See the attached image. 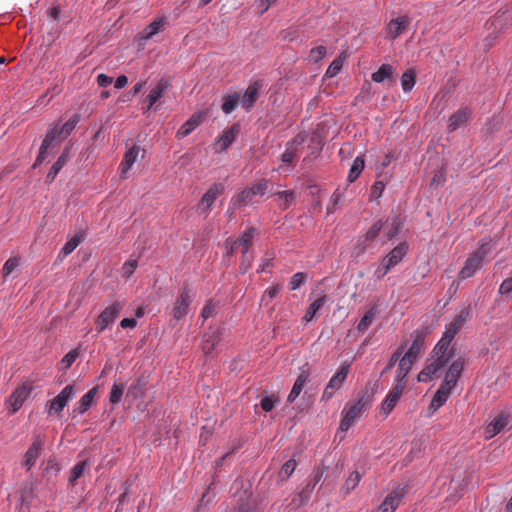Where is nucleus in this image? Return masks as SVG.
<instances>
[{
    "mask_svg": "<svg viewBox=\"0 0 512 512\" xmlns=\"http://www.w3.org/2000/svg\"><path fill=\"white\" fill-rule=\"evenodd\" d=\"M351 364L352 363L348 362V361H345L344 363L341 364L338 371L331 377L327 386L324 389V392H323L324 399H326V400L331 399L334 396L335 392L342 387V385L350 371Z\"/></svg>",
    "mask_w": 512,
    "mask_h": 512,
    "instance_id": "8",
    "label": "nucleus"
},
{
    "mask_svg": "<svg viewBox=\"0 0 512 512\" xmlns=\"http://www.w3.org/2000/svg\"><path fill=\"white\" fill-rule=\"evenodd\" d=\"M253 259L254 255L250 250H248L246 257L242 254L241 269H243V272H246L251 267Z\"/></svg>",
    "mask_w": 512,
    "mask_h": 512,
    "instance_id": "63",
    "label": "nucleus"
},
{
    "mask_svg": "<svg viewBox=\"0 0 512 512\" xmlns=\"http://www.w3.org/2000/svg\"><path fill=\"white\" fill-rule=\"evenodd\" d=\"M278 401V398L274 396H265L261 399L260 405L264 411L270 412L278 403Z\"/></svg>",
    "mask_w": 512,
    "mask_h": 512,
    "instance_id": "55",
    "label": "nucleus"
},
{
    "mask_svg": "<svg viewBox=\"0 0 512 512\" xmlns=\"http://www.w3.org/2000/svg\"><path fill=\"white\" fill-rule=\"evenodd\" d=\"M391 268L392 267L384 259H382L381 265L378 266L375 270V276L378 279H381L390 271Z\"/></svg>",
    "mask_w": 512,
    "mask_h": 512,
    "instance_id": "61",
    "label": "nucleus"
},
{
    "mask_svg": "<svg viewBox=\"0 0 512 512\" xmlns=\"http://www.w3.org/2000/svg\"><path fill=\"white\" fill-rule=\"evenodd\" d=\"M414 363L415 361L407 359V357H405L404 355L400 358L398 369L395 376V380L397 381V383H403L404 387L406 386L407 375L412 369Z\"/></svg>",
    "mask_w": 512,
    "mask_h": 512,
    "instance_id": "31",
    "label": "nucleus"
},
{
    "mask_svg": "<svg viewBox=\"0 0 512 512\" xmlns=\"http://www.w3.org/2000/svg\"><path fill=\"white\" fill-rule=\"evenodd\" d=\"M221 339L220 329H212L204 334L202 341V350L206 355H210Z\"/></svg>",
    "mask_w": 512,
    "mask_h": 512,
    "instance_id": "24",
    "label": "nucleus"
},
{
    "mask_svg": "<svg viewBox=\"0 0 512 512\" xmlns=\"http://www.w3.org/2000/svg\"><path fill=\"white\" fill-rule=\"evenodd\" d=\"M382 222L377 221L375 222L365 233L364 236L360 237L358 239L357 246L360 248V251L363 252L369 245L370 242L374 241L377 236L379 235L381 229H382Z\"/></svg>",
    "mask_w": 512,
    "mask_h": 512,
    "instance_id": "26",
    "label": "nucleus"
},
{
    "mask_svg": "<svg viewBox=\"0 0 512 512\" xmlns=\"http://www.w3.org/2000/svg\"><path fill=\"white\" fill-rule=\"evenodd\" d=\"M406 494L405 487L397 486L384 498L377 512H395Z\"/></svg>",
    "mask_w": 512,
    "mask_h": 512,
    "instance_id": "12",
    "label": "nucleus"
},
{
    "mask_svg": "<svg viewBox=\"0 0 512 512\" xmlns=\"http://www.w3.org/2000/svg\"><path fill=\"white\" fill-rule=\"evenodd\" d=\"M307 136L306 132H301L291 142L287 143L285 152L281 157L284 164L290 165L293 162L299 147L305 142Z\"/></svg>",
    "mask_w": 512,
    "mask_h": 512,
    "instance_id": "18",
    "label": "nucleus"
},
{
    "mask_svg": "<svg viewBox=\"0 0 512 512\" xmlns=\"http://www.w3.org/2000/svg\"><path fill=\"white\" fill-rule=\"evenodd\" d=\"M238 133V125H233L229 129L225 130L223 134L219 137L217 143L215 144V151L222 152L226 150L235 141Z\"/></svg>",
    "mask_w": 512,
    "mask_h": 512,
    "instance_id": "23",
    "label": "nucleus"
},
{
    "mask_svg": "<svg viewBox=\"0 0 512 512\" xmlns=\"http://www.w3.org/2000/svg\"><path fill=\"white\" fill-rule=\"evenodd\" d=\"M192 298L193 297L187 287H184L178 291L171 311V314L175 320H181L188 315Z\"/></svg>",
    "mask_w": 512,
    "mask_h": 512,
    "instance_id": "7",
    "label": "nucleus"
},
{
    "mask_svg": "<svg viewBox=\"0 0 512 512\" xmlns=\"http://www.w3.org/2000/svg\"><path fill=\"white\" fill-rule=\"evenodd\" d=\"M321 476H322L321 473H319V472L316 473L315 480H314V483L312 484V486L309 489H303V491L300 493L301 502L307 501L309 499L312 490L314 489L315 485L320 480Z\"/></svg>",
    "mask_w": 512,
    "mask_h": 512,
    "instance_id": "60",
    "label": "nucleus"
},
{
    "mask_svg": "<svg viewBox=\"0 0 512 512\" xmlns=\"http://www.w3.org/2000/svg\"><path fill=\"white\" fill-rule=\"evenodd\" d=\"M80 120V116L75 114L63 125L56 124L49 132H55V139L59 137H67L75 129L76 125Z\"/></svg>",
    "mask_w": 512,
    "mask_h": 512,
    "instance_id": "25",
    "label": "nucleus"
},
{
    "mask_svg": "<svg viewBox=\"0 0 512 512\" xmlns=\"http://www.w3.org/2000/svg\"><path fill=\"white\" fill-rule=\"evenodd\" d=\"M224 184L215 183L212 185L202 196L201 200L198 203V210L201 213H209L215 200L223 194L224 192Z\"/></svg>",
    "mask_w": 512,
    "mask_h": 512,
    "instance_id": "13",
    "label": "nucleus"
},
{
    "mask_svg": "<svg viewBox=\"0 0 512 512\" xmlns=\"http://www.w3.org/2000/svg\"><path fill=\"white\" fill-rule=\"evenodd\" d=\"M256 233L255 228H247L241 235L239 240L228 238L226 240V247L228 248V254H233L235 250L240 246L242 248V254L247 256L248 250L252 247L253 239Z\"/></svg>",
    "mask_w": 512,
    "mask_h": 512,
    "instance_id": "9",
    "label": "nucleus"
},
{
    "mask_svg": "<svg viewBox=\"0 0 512 512\" xmlns=\"http://www.w3.org/2000/svg\"><path fill=\"white\" fill-rule=\"evenodd\" d=\"M113 78L111 76H108L106 74H99L97 76V83L100 87H107L110 84H112Z\"/></svg>",
    "mask_w": 512,
    "mask_h": 512,
    "instance_id": "64",
    "label": "nucleus"
},
{
    "mask_svg": "<svg viewBox=\"0 0 512 512\" xmlns=\"http://www.w3.org/2000/svg\"><path fill=\"white\" fill-rule=\"evenodd\" d=\"M385 189V183L383 181H376L371 187V197L378 199L381 197Z\"/></svg>",
    "mask_w": 512,
    "mask_h": 512,
    "instance_id": "59",
    "label": "nucleus"
},
{
    "mask_svg": "<svg viewBox=\"0 0 512 512\" xmlns=\"http://www.w3.org/2000/svg\"><path fill=\"white\" fill-rule=\"evenodd\" d=\"M309 374L307 371H302L296 378L294 385L288 395V402L293 403L301 394L304 386L308 382Z\"/></svg>",
    "mask_w": 512,
    "mask_h": 512,
    "instance_id": "30",
    "label": "nucleus"
},
{
    "mask_svg": "<svg viewBox=\"0 0 512 512\" xmlns=\"http://www.w3.org/2000/svg\"><path fill=\"white\" fill-rule=\"evenodd\" d=\"M326 51V47L322 45L312 48L310 51L311 60L314 62L320 61L326 55Z\"/></svg>",
    "mask_w": 512,
    "mask_h": 512,
    "instance_id": "56",
    "label": "nucleus"
},
{
    "mask_svg": "<svg viewBox=\"0 0 512 512\" xmlns=\"http://www.w3.org/2000/svg\"><path fill=\"white\" fill-rule=\"evenodd\" d=\"M362 474L358 471H352L346 478L345 482L341 487V493L344 496L349 495L360 483Z\"/></svg>",
    "mask_w": 512,
    "mask_h": 512,
    "instance_id": "34",
    "label": "nucleus"
},
{
    "mask_svg": "<svg viewBox=\"0 0 512 512\" xmlns=\"http://www.w3.org/2000/svg\"><path fill=\"white\" fill-rule=\"evenodd\" d=\"M145 155V150L138 145H133L124 154L123 160L120 163L119 170L121 178H127L129 170L134 163L138 160L139 156L142 158Z\"/></svg>",
    "mask_w": 512,
    "mask_h": 512,
    "instance_id": "14",
    "label": "nucleus"
},
{
    "mask_svg": "<svg viewBox=\"0 0 512 512\" xmlns=\"http://www.w3.org/2000/svg\"><path fill=\"white\" fill-rule=\"evenodd\" d=\"M449 361L450 359L445 358V356H439L432 352L426 360L424 368L418 374V381L429 382L439 378Z\"/></svg>",
    "mask_w": 512,
    "mask_h": 512,
    "instance_id": "2",
    "label": "nucleus"
},
{
    "mask_svg": "<svg viewBox=\"0 0 512 512\" xmlns=\"http://www.w3.org/2000/svg\"><path fill=\"white\" fill-rule=\"evenodd\" d=\"M364 166H365V160H364L363 156L362 155L357 156L354 159L352 166L350 168V171H349V174L347 177L348 181L351 183L354 182L359 177L361 172L363 171Z\"/></svg>",
    "mask_w": 512,
    "mask_h": 512,
    "instance_id": "41",
    "label": "nucleus"
},
{
    "mask_svg": "<svg viewBox=\"0 0 512 512\" xmlns=\"http://www.w3.org/2000/svg\"><path fill=\"white\" fill-rule=\"evenodd\" d=\"M96 393L97 387H94L84 394L77 402L75 410L79 414H84L92 406Z\"/></svg>",
    "mask_w": 512,
    "mask_h": 512,
    "instance_id": "35",
    "label": "nucleus"
},
{
    "mask_svg": "<svg viewBox=\"0 0 512 512\" xmlns=\"http://www.w3.org/2000/svg\"><path fill=\"white\" fill-rule=\"evenodd\" d=\"M416 73L414 69H407L401 77V86L404 92H409L415 86Z\"/></svg>",
    "mask_w": 512,
    "mask_h": 512,
    "instance_id": "44",
    "label": "nucleus"
},
{
    "mask_svg": "<svg viewBox=\"0 0 512 512\" xmlns=\"http://www.w3.org/2000/svg\"><path fill=\"white\" fill-rule=\"evenodd\" d=\"M258 90L259 85L257 82L250 84L245 90L240 100V104L245 110L249 111L254 106L258 98Z\"/></svg>",
    "mask_w": 512,
    "mask_h": 512,
    "instance_id": "29",
    "label": "nucleus"
},
{
    "mask_svg": "<svg viewBox=\"0 0 512 512\" xmlns=\"http://www.w3.org/2000/svg\"><path fill=\"white\" fill-rule=\"evenodd\" d=\"M325 302H326L325 295H323V296L319 297L318 299H316L315 301H313L310 304V306L308 307V309L306 310V312L303 316V321L305 323L312 321L314 319V317L316 316L317 312L323 307Z\"/></svg>",
    "mask_w": 512,
    "mask_h": 512,
    "instance_id": "39",
    "label": "nucleus"
},
{
    "mask_svg": "<svg viewBox=\"0 0 512 512\" xmlns=\"http://www.w3.org/2000/svg\"><path fill=\"white\" fill-rule=\"evenodd\" d=\"M499 292L508 298L512 297V276L501 283Z\"/></svg>",
    "mask_w": 512,
    "mask_h": 512,
    "instance_id": "58",
    "label": "nucleus"
},
{
    "mask_svg": "<svg viewBox=\"0 0 512 512\" xmlns=\"http://www.w3.org/2000/svg\"><path fill=\"white\" fill-rule=\"evenodd\" d=\"M371 404L369 396H362L351 406H346L342 412L343 417L340 422V430L346 432L355 422V420Z\"/></svg>",
    "mask_w": 512,
    "mask_h": 512,
    "instance_id": "5",
    "label": "nucleus"
},
{
    "mask_svg": "<svg viewBox=\"0 0 512 512\" xmlns=\"http://www.w3.org/2000/svg\"><path fill=\"white\" fill-rule=\"evenodd\" d=\"M409 246L407 243L402 242L392 249L383 259L393 268L396 266L404 256L407 254Z\"/></svg>",
    "mask_w": 512,
    "mask_h": 512,
    "instance_id": "28",
    "label": "nucleus"
},
{
    "mask_svg": "<svg viewBox=\"0 0 512 512\" xmlns=\"http://www.w3.org/2000/svg\"><path fill=\"white\" fill-rule=\"evenodd\" d=\"M167 88L168 82L164 79L158 81V83L153 88H151L146 97V100L148 101L146 110H150L158 102V100L164 95Z\"/></svg>",
    "mask_w": 512,
    "mask_h": 512,
    "instance_id": "27",
    "label": "nucleus"
},
{
    "mask_svg": "<svg viewBox=\"0 0 512 512\" xmlns=\"http://www.w3.org/2000/svg\"><path fill=\"white\" fill-rule=\"evenodd\" d=\"M200 124L199 117H191L177 131V138L182 139L190 135Z\"/></svg>",
    "mask_w": 512,
    "mask_h": 512,
    "instance_id": "40",
    "label": "nucleus"
},
{
    "mask_svg": "<svg viewBox=\"0 0 512 512\" xmlns=\"http://www.w3.org/2000/svg\"><path fill=\"white\" fill-rule=\"evenodd\" d=\"M296 461L294 459H289L288 461H286L280 472H279V477L282 479V480H285L287 478H289L292 473L295 471L296 469Z\"/></svg>",
    "mask_w": 512,
    "mask_h": 512,
    "instance_id": "48",
    "label": "nucleus"
},
{
    "mask_svg": "<svg viewBox=\"0 0 512 512\" xmlns=\"http://www.w3.org/2000/svg\"><path fill=\"white\" fill-rule=\"evenodd\" d=\"M470 111L467 108H462L452 114L449 118L448 128L454 131L467 122Z\"/></svg>",
    "mask_w": 512,
    "mask_h": 512,
    "instance_id": "32",
    "label": "nucleus"
},
{
    "mask_svg": "<svg viewBox=\"0 0 512 512\" xmlns=\"http://www.w3.org/2000/svg\"><path fill=\"white\" fill-rule=\"evenodd\" d=\"M216 310H217L216 304H214L213 302L210 301L207 304H205V306L203 307L201 316L203 317L204 320H206L208 318L215 316Z\"/></svg>",
    "mask_w": 512,
    "mask_h": 512,
    "instance_id": "57",
    "label": "nucleus"
},
{
    "mask_svg": "<svg viewBox=\"0 0 512 512\" xmlns=\"http://www.w3.org/2000/svg\"><path fill=\"white\" fill-rule=\"evenodd\" d=\"M89 467L87 461H80L78 462L70 471L69 475V483L74 485L75 482L83 476L84 472Z\"/></svg>",
    "mask_w": 512,
    "mask_h": 512,
    "instance_id": "46",
    "label": "nucleus"
},
{
    "mask_svg": "<svg viewBox=\"0 0 512 512\" xmlns=\"http://www.w3.org/2000/svg\"><path fill=\"white\" fill-rule=\"evenodd\" d=\"M269 187L267 179H261L259 182L244 188L238 195L232 198L235 207L246 206L254 203L256 196H263Z\"/></svg>",
    "mask_w": 512,
    "mask_h": 512,
    "instance_id": "4",
    "label": "nucleus"
},
{
    "mask_svg": "<svg viewBox=\"0 0 512 512\" xmlns=\"http://www.w3.org/2000/svg\"><path fill=\"white\" fill-rule=\"evenodd\" d=\"M68 160V150H65L62 155L57 159V161L52 165L50 171L47 174L48 180H54L63 166L66 164Z\"/></svg>",
    "mask_w": 512,
    "mask_h": 512,
    "instance_id": "45",
    "label": "nucleus"
},
{
    "mask_svg": "<svg viewBox=\"0 0 512 512\" xmlns=\"http://www.w3.org/2000/svg\"><path fill=\"white\" fill-rule=\"evenodd\" d=\"M138 261L136 259L126 261L121 267V275L124 278H129L136 270Z\"/></svg>",
    "mask_w": 512,
    "mask_h": 512,
    "instance_id": "52",
    "label": "nucleus"
},
{
    "mask_svg": "<svg viewBox=\"0 0 512 512\" xmlns=\"http://www.w3.org/2000/svg\"><path fill=\"white\" fill-rule=\"evenodd\" d=\"M509 423V415L500 413L496 415L490 423L485 427V438L491 439L503 431Z\"/></svg>",
    "mask_w": 512,
    "mask_h": 512,
    "instance_id": "19",
    "label": "nucleus"
},
{
    "mask_svg": "<svg viewBox=\"0 0 512 512\" xmlns=\"http://www.w3.org/2000/svg\"><path fill=\"white\" fill-rule=\"evenodd\" d=\"M74 385H67L63 390L47 403L48 413H60L74 397Z\"/></svg>",
    "mask_w": 512,
    "mask_h": 512,
    "instance_id": "10",
    "label": "nucleus"
},
{
    "mask_svg": "<svg viewBox=\"0 0 512 512\" xmlns=\"http://www.w3.org/2000/svg\"><path fill=\"white\" fill-rule=\"evenodd\" d=\"M31 391L32 387L26 384L19 386L13 391L8 399V407L12 414L16 413L22 407Z\"/></svg>",
    "mask_w": 512,
    "mask_h": 512,
    "instance_id": "15",
    "label": "nucleus"
},
{
    "mask_svg": "<svg viewBox=\"0 0 512 512\" xmlns=\"http://www.w3.org/2000/svg\"><path fill=\"white\" fill-rule=\"evenodd\" d=\"M306 280V274L303 272L295 273L290 280V289L297 290Z\"/></svg>",
    "mask_w": 512,
    "mask_h": 512,
    "instance_id": "54",
    "label": "nucleus"
},
{
    "mask_svg": "<svg viewBox=\"0 0 512 512\" xmlns=\"http://www.w3.org/2000/svg\"><path fill=\"white\" fill-rule=\"evenodd\" d=\"M240 103V96L238 93H232L224 97L222 103V111L225 114L232 113Z\"/></svg>",
    "mask_w": 512,
    "mask_h": 512,
    "instance_id": "43",
    "label": "nucleus"
},
{
    "mask_svg": "<svg viewBox=\"0 0 512 512\" xmlns=\"http://www.w3.org/2000/svg\"><path fill=\"white\" fill-rule=\"evenodd\" d=\"M343 62H344V60L342 58H340V57L334 59L332 61V63L329 65L328 69L326 70V74L325 75L328 78L335 77L340 72V70L342 69Z\"/></svg>",
    "mask_w": 512,
    "mask_h": 512,
    "instance_id": "51",
    "label": "nucleus"
},
{
    "mask_svg": "<svg viewBox=\"0 0 512 512\" xmlns=\"http://www.w3.org/2000/svg\"><path fill=\"white\" fill-rule=\"evenodd\" d=\"M469 319L470 310L468 308L461 310L455 316L454 320L446 326L443 336L453 341L455 335L463 328Z\"/></svg>",
    "mask_w": 512,
    "mask_h": 512,
    "instance_id": "16",
    "label": "nucleus"
},
{
    "mask_svg": "<svg viewBox=\"0 0 512 512\" xmlns=\"http://www.w3.org/2000/svg\"><path fill=\"white\" fill-rule=\"evenodd\" d=\"M425 333L421 330H416L412 334V343L406 353L404 354L407 359H411L416 362L420 357L424 347Z\"/></svg>",
    "mask_w": 512,
    "mask_h": 512,
    "instance_id": "21",
    "label": "nucleus"
},
{
    "mask_svg": "<svg viewBox=\"0 0 512 512\" xmlns=\"http://www.w3.org/2000/svg\"><path fill=\"white\" fill-rule=\"evenodd\" d=\"M55 134V132H48L46 134L41 144L39 155L37 156L34 166L41 164L46 159L49 148L51 147L52 143L56 140Z\"/></svg>",
    "mask_w": 512,
    "mask_h": 512,
    "instance_id": "36",
    "label": "nucleus"
},
{
    "mask_svg": "<svg viewBox=\"0 0 512 512\" xmlns=\"http://www.w3.org/2000/svg\"><path fill=\"white\" fill-rule=\"evenodd\" d=\"M375 316V308H371L369 311L365 313V315L361 318L357 325V329L359 332H365L369 326L372 324Z\"/></svg>",
    "mask_w": 512,
    "mask_h": 512,
    "instance_id": "47",
    "label": "nucleus"
},
{
    "mask_svg": "<svg viewBox=\"0 0 512 512\" xmlns=\"http://www.w3.org/2000/svg\"><path fill=\"white\" fill-rule=\"evenodd\" d=\"M404 388L405 387L403 383H397L385 397L381 406V413L385 417H387L396 406L397 402L399 401L403 393Z\"/></svg>",
    "mask_w": 512,
    "mask_h": 512,
    "instance_id": "17",
    "label": "nucleus"
},
{
    "mask_svg": "<svg viewBox=\"0 0 512 512\" xmlns=\"http://www.w3.org/2000/svg\"><path fill=\"white\" fill-rule=\"evenodd\" d=\"M167 24L166 16H159L155 20H153L148 26H146L142 32L140 33L141 41H148L152 39L156 34L163 31L165 25Z\"/></svg>",
    "mask_w": 512,
    "mask_h": 512,
    "instance_id": "22",
    "label": "nucleus"
},
{
    "mask_svg": "<svg viewBox=\"0 0 512 512\" xmlns=\"http://www.w3.org/2000/svg\"><path fill=\"white\" fill-rule=\"evenodd\" d=\"M124 388V384H113L109 395V400L112 404H117L120 402L124 393Z\"/></svg>",
    "mask_w": 512,
    "mask_h": 512,
    "instance_id": "49",
    "label": "nucleus"
},
{
    "mask_svg": "<svg viewBox=\"0 0 512 512\" xmlns=\"http://www.w3.org/2000/svg\"><path fill=\"white\" fill-rule=\"evenodd\" d=\"M125 306L124 301H114L100 313L96 319V330L101 333L114 323Z\"/></svg>",
    "mask_w": 512,
    "mask_h": 512,
    "instance_id": "6",
    "label": "nucleus"
},
{
    "mask_svg": "<svg viewBox=\"0 0 512 512\" xmlns=\"http://www.w3.org/2000/svg\"><path fill=\"white\" fill-rule=\"evenodd\" d=\"M19 265L18 257L9 258L3 265L2 274L3 277L9 276Z\"/></svg>",
    "mask_w": 512,
    "mask_h": 512,
    "instance_id": "53",
    "label": "nucleus"
},
{
    "mask_svg": "<svg viewBox=\"0 0 512 512\" xmlns=\"http://www.w3.org/2000/svg\"><path fill=\"white\" fill-rule=\"evenodd\" d=\"M445 181H446L445 172L443 170H438L432 178L431 185L438 187V186L443 185L445 183Z\"/></svg>",
    "mask_w": 512,
    "mask_h": 512,
    "instance_id": "62",
    "label": "nucleus"
},
{
    "mask_svg": "<svg viewBox=\"0 0 512 512\" xmlns=\"http://www.w3.org/2000/svg\"><path fill=\"white\" fill-rule=\"evenodd\" d=\"M44 443V436L40 434L33 436L32 443L23 457L22 465L27 470H30L36 464V461L39 458L41 451L43 449Z\"/></svg>",
    "mask_w": 512,
    "mask_h": 512,
    "instance_id": "11",
    "label": "nucleus"
},
{
    "mask_svg": "<svg viewBox=\"0 0 512 512\" xmlns=\"http://www.w3.org/2000/svg\"><path fill=\"white\" fill-rule=\"evenodd\" d=\"M79 355L78 349L71 350L61 360L60 369L65 371L71 367Z\"/></svg>",
    "mask_w": 512,
    "mask_h": 512,
    "instance_id": "50",
    "label": "nucleus"
},
{
    "mask_svg": "<svg viewBox=\"0 0 512 512\" xmlns=\"http://www.w3.org/2000/svg\"><path fill=\"white\" fill-rule=\"evenodd\" d=\"M83 240H84V234H83V232L80 231L77 234H75L70 240H68L66 242V244L63 246L60 253L63 255V257L68 256L77 248V246Z\"/></svg>",
    "mask_w": 512,
    "mask_h": 512,
    "instance_id": "42",
    "label": "nucleus"
},
{
    "mask_svg": "<svg viewBox=\"0 0 512 512\" xmlns=\"http://www.w3.org/2000/svg\"><path fill=\"white\" fill-rule=\"evenodd\" d=\"M410 18L406 15L391 19L386 27V35L394 40L400 36L409 26Z\"/></svg>",
    "mask_w": 512,
    "mask_h": 512,
    "instance_id": "20",
    "label": "nucleus"
},
{
    "mask_svg": "<svg viewBox=\"0 0 512 512\" xmlns=\"http://www.w3.org/2000/svg\"><path fill=\"white\" fill-rule=\"evenodd\" d=\"M465 361L463 358L458 357L453 360L445 373V377L434 394L432 401L430 403L429 409L432 412H436L439 408H441L450 397L452 390L455 388L458 379L460 378L463 369H464Z\"/></svg>",
    "mask_w": 512,
    "mask_h": 512,
    "instance_id": "1",
    "label": "nucleus"
},
{
    "mask_svg": "<svg viewBox=\"0 0 512 512\" xmlns=\"http://www.w3.org/2000/svg\"><path fill=\"white\" fill-rule=\"evenodd\" d=\"M489 243H482L478 250L467 258L459 273L461 279H467L476 274L483 266L484 260L490 253Z\"/></svg>",
    "mask_w": 512,
    "mask_h": 512,
    "instance_id": "3",
    "label": "nucleus"
},
{
    "mask_svg": "<svg viewBox=\"0 0 512 512\" xmlns=\"http://www.w3.org/2000/svg\"><path fill=\"white\" fill-rule=\"evenodd\" d=\"M396 73V69L390 64H382L380 68L371 75V79L376 83H382L392 79Z\"/></svg>",
    "mask_w": 512,
    "mask_h": 512,
    "instance_id": "33",
    "label": "nucleus"
},
{
    "mask_svg": "<svg viewBox=\"0 0 512 512\" xmlns=\"http://www.w3.org/2000/svg\"><path fill=\"white\" fill-rule=\"evenodd\" d=\"M451 342L452 340L442 335L441 339L438 341L432 352L439 356H445V358L451 360L453 356V351L450 349Z\"/></svg>",
    "mask_w": 512,
    "mask_h": 512,
    "instance_id": "37",
    "label": "nucleus"
},
{
    "mask_svg": "<svg viewBox=\"0 0 512 512\" xmlns=\"http://www.w3.org/2000/svg\"><path fill=\"white\" fill-rule=\"evenodd\" d=\"M274 195L277 197L278 206L283 210L295 203V194L292 190L279 191Z\"/></svg>",
    "mask_w": 512,
    "mask_h": 512,
    "instance_id": "38",
    "label": "nucleus"
}]
</instances>
